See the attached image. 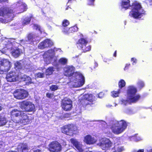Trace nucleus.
Returning a JSON list of instances; mask_svg holds the SVG:
<instances>
[{
  "mask_svg": "<svg viewBox=\"0 0 152 152\" xmlns=\"http://www.w3.org/2000/svg\"><path fill=\"white\" fill-rule=\"evenodd\" d=\"M10 115L12 120L16 123L20 122L22 125H26L30 122L29 116L22 110L13 109L10 112Z\"/></svg>",
  "mask_w": 152,
  "mask_h": 152,
  "instance_id": "obj_1",
  "label": "nucleus"
},
{
  "mask_svg": "<svg viewBox=\"0 0 152 152\" xmlns=\"http://www.w3.org/2000/svg\"><path fill=\"white\" fill-rule=\"evenodd\" d=\"M131 6V10L129 12V16L130 17L136 19H140L145 14V12L144 10L141 12L139 11L142 7L140 4L137 1H134Z\"/></svg>",
  "mask_w": 152,
  "mask_h": 152,
  "instance_id": "obj_2",
  "label": "nucleus"
},
{
  "mask_svg": "<svg viewBox=\"0 0 152 152\" xmlns=\"http://www.w3.org/2000/svg\"><path fill=\"white\" fill-rule=\"evenodd\" d=\"M127 126V123L126 121L121 120L113 124L111 128L113 133L118 134L123 132L126 128Z\"/></svg>",
  "mask_w": 152,
  "mask_h": 152,
  "instance_id": "obj_3",
  "label": "nucleus"
},
{
  "mask_svg": "<svg viewBox=\"0 0 152 152\" xmlns=\"http://www.w3.org/2000/svg\"><path fill=\"white\" fill-rule=\"evenodd\" d=\"M77 127L76 125L70 124L64 125L61 128L62 133L68 136H73L77 131Z\"/></svg>",
  "mask_w": 152,
  "mask_h": 152,
  "instance_id": "obj_4",
  "label": "nucleus"
},
{
  "mask_svg": "<svg viewBox=\"0 0 152 152\" xmlns=\"http://www.w3.org/2000/svg\"><path fill=\"white\" fill-rule=\"evenodd\" d=\"M14 17L13 10L7 7L3 6L0 8V21L3 23L5 20L1 17L5 18H12Z\"/></svg>",
  "mask_w": 152,
  "mask_h": 152,
  "instance_id": "obj_5",
  "label": "nucleus"
},
{
  "mask_svg": "<svg viewBox=\"0 0 152 152\" xmlns=\"http://www.w3.org/2000/svg\"><path fill=\"white\" fill-rule=\"evenodd\" d=\"M137 92V89L135 87L131 86L128 87L127 94L129 100L130 102L136 103L140 99V96L139 94H136Z\"/></svg>",
  "mask_w": 152,
  "mask_h": 152,
  "instance_id": "obj_6",
  "label": "nucleus"
},
{
  "mask_svg": "<svg viewBox=\"0 0 152 152\" xmlns=\"http://www.w3.org/2000/svg\"><path fill=\"white\" fill-rule=\"evenodd\" d=\"M71 79L76 87H81L85 83L84 77L80 73L75 72L72 76Z\"/></svg>",
  "mask_w": 152,
  "mask_h": 152,
  "instance_id": "obj_7",
  "label": "nucleus"
},
{
  "mask_svg": "<svg viewBox=\"0 0 152 152\" xmlns=\"http://www.w3.org/2000/svg\"><path fill=\"white\" fill-rule=\"evenodd\" d=\"M19 104L20 108L23 110L24 112H32L35 111V105L30 101L24 100L21 102Z\"/></svg>",
  "mask_w": 152,
  "mask_h": 152,
  "instance_id": "obj_8",
  "label": "nucleus"
},
{
  "mask_svg": "<svg viewBox=\"0 0 152 152\" xmlns=\"http://www.w3.org/2000/svg\"><path fill=\"white\" fill-rule=\"evenodd\" d=\"M94 97L92 94H85L82 99L80 100V104L83 107H86L88 105H91L93 104Z\"/></svg>",
  "mask_w": 152,
  "mask_h": 152,
  "instance_id": "obj_9",
  "label": "nucleus"
},
{
  "mask_svg": "<svg viewBox=\"0 0 152 152\" xmlns=\"http://www.w3.org/2000/svg\"><path fill=\"white\" fill-rule=\"evenodd\" d=\"M48 150L50 152H60L62 149L61 144L57 141H53L49 144Z\"/></svg>",
  "mask_w": 152,
  "mask_h": 152,
  "instance_id": "obj_10",
  "label": "nucleus"
},
{
  "mask_svg": "<svg viewBox=\"0 0 152 152\" xmlns=\"http://www.w3.org/2000/svg\"><path fill=\"white\" fill-rule=\"evenodd\" d=\"M11 66V63L8 60L4 59L0 61V73L8 72Z\"/></svg>",
  "mask_w": 152,
  "mask_h": 152,
  "instance_id": "obj_11",
  "label": "nucleus"
},
{
  "mask_svg": "<svg viewBox=\"0 0 152 152\" xmlns=\"http://www.w3.org/2000/svg\"><path fill=\"white\" fill-rule=\"evenodd\" d=\"M15 98L18 99H23L27 97L28 92L24 89L20 88L16 89L13 92Z\"/></svg>",
  "mask_w": 152,
  "mask_h": 152,
  "instance_id": "obj_12",
  "label": "nucleus"
},
{
  "mask_svg": "<svg viewBox=\"0 0 152 152\" xmlns=\"http://www.w3.org/2000/svg\"><path fill=\"white\" fill-rule=\"evenodd\" d=\"M61 106L64 110L70 111L72 108V102L69 99H64L61 103Z\"/></svg>",
  "mask_w": 152,
  "mask_h": 152,
  "instance_id": "obj_13",
  "label": "nucleus"
},
{
  "mask_svg": "<svg viewBox=\"0 0 152 152\" xmlns=\"http://www.w3.org/2000/svg\"><path fill=\"white\" fill-rule=\"evenodd\" d=\"M15 5L17 10L19 13H22L26 11L28 8L26 4L20 0L16 3Z\"/></svg>",
  "mask_w": 152,
  "mask_h": 152,
  "instance_id": "obj_14",
  "label": "nucleus"
},
{
  "mask_svg": "<svg viewBox=\"0 0 152 152\" xmlns=\"http://www.w3.org/2000/svg\"><path fill=\"white\" fill-rule=\"evenodd\" d=\"M53 45L52 41L48 39H46L40 43L38 47L40 49H43L45 48L50 47Z\"/></svg>",
  "mask_w": 152,
  "mask_h": 152,
  "instance_id": "obj_15",
  "label": "nucleus"
},
{
  "mask_svg": "<svg viewBox=\"0 0 152 152\" xmlns=\"http://www.w3.org/2000/svg\"><path fill=\"white\" fill-rule=\"evenodd\" d=\"M18 76L14 72H10L6 76L7 81L10 82L15 81L18 79Z\"/></svg>",
  "mask_w": 152,
  "mask_h": 152,
  "instance_id": "obj_16",
  "label": "nucleus"
},
{
  "mask_svg": "<svg viewBox=\"0 0 152 152\" xmlns=\"http://www.w3.org/2000/svg\"><path fill=\"white\" fill-rule=\"evenodd\" d=\"M64 75L67 77L72 76L75 72V68L72 66H68L65 68Z\"/></svg>",
  "mask_w": 152,
  "mask_h": 152,
  "instance_id": "obj_17",
  "label": "nucleus"
},
{
  "mask_svg": "<svg viewBox=\"0 0 152 152\" xmlns=\"http://www.w3.org/2000/svg\"><path fill=\"white\" fill-rule=\"evenodd\" d=\"M88 42V40L86 38H82L78 40L76 45L77 48L81 50L86 45H87Z\"/></svg>",
  "mask_w": 152,
  "mask_h": 152,
  "instance_id": "obj_18",
  "label": "nucleus"
},
{
  "mask_svg": "<svg viewBox=\"0 0 152 152\" xmlns=\"http://www.w3.org/2000/svg\"><path fill=\"white\" fill-rule=\"evenodd\" d=\"M84 141L87 144H92L96 142V140L94 137L90 135L86 136L84 137Z\"/></svg>",
  "mask_w": 152,
  "mask_h": 152,
  "instance_id": "obj_19",
  "label": "nucleus"
},
{
  "mask_svg": "<svg viewBox=\"0 0 152 152\" xmlns=\"http://www.w3.org/2000/svg\"><path fill=\"white\" fill-rule=\"evenodd\" d=\"M18 150L19 152H28L29 148L27 144L20 143L18 146Z\"/></svg>",
  "mask_w": 152,
  "mask_h": 152,
  "instance_id": "obj_20",
  "label": "nucleus"
},
{
  "mask_svg": "<svg viewBox=\"0 0 152 152\" xmlns=\"http://www.w3.org/2000/svg\"><path fill=\"white\" fill-rule=\"evenodd\" d=\"M27 39L26 42H28L29 44H32L34 43L35 40V35L32 33H29L27 34L26 36Z\"/></svg>",
  "mask_w": 152,
  "mask_h": 152,
  "instance_id": "obj_21",
  "label": "nucleus"
},
{
  "mask_svg": "<svg viewBox=\"0 0 152 152\" xmlns=\"http://www.w3.org/2000/svg\"><path fill=\"white\" fill-rule=\"evenodd\" d=\"M71 141L73 145L75 146L79 152H83V150L82 149L81 146L77 141L74 139H71Z\"/></svg>",
  "mask_w": 152,
  "mask_h": 152,
  "instance_id": "obj_22",
  "label": "nucleus"
},
{
  "mask_svg": "<svg viewBox=\"0 0 152 152\" xmlns=\"http://www.w3.org/2000/svg\"><path fill=\"white\" fill-rule=\"evenodd\" d=\"M121 5L122 8L127 10L131 7L129 0H122L121 3Z\"/></svg>",
  "mask_w": 152,
  "mask_h": 152,
  "instance_id": "obj_23",
  "label": "nucleus"
},
{
  "mask_svg": "<svg viewBox=\"0 0 152 152\" xmlns=\"http://www.w3.org/2000/svg\"><path fill=\"white\" fill-rule=\"evenodd\" d=\"M103 146H104L106 148L108 149L111 146L112 143L109 139L105 138L103 139L102 142Z\"/></svg>",
  "mask_w": 152,
  "mask_h": 152,
  "instance_id": "obj_24",
  "label": "nucleus"
},
{
  "mask_svg": "<svg viewBox=\"0 0 152 152\" xmlns=\"http://www.w3.org/2000/svg\"><path fill=\"white\" fill-rule=\"evenodd\" d=\"M54 71L53 66H49L48 67L45 71V74L46 76H49L52 75Z\"/></svg>",
  "mask_w": 152,
  "mask_h": 152,
  "instance_id": "obj_25",
  "label": "nucleus"
},
{
  "mask_svg": "<svg viewBox=\"0 0 152 152\" xmlns=\"http://www.w3.org/2000/svg\"><path fill=\"white\" fill-rule=\"evenodd\" d=\"M31 17L27 16L22 19V24L23 26H25L29 24L31 21Z\"/></svg>",
  "mask_w": 152,
  "mask_h": 152,
  "instance_id": "obj_26",
  "label": "nucleus"
},
{
  "mask_svg": "<svg viewBox=\"0 0 152 152\" xmlns=\"http://www.w3.org/2000/svg\"><path fill=\"white\" fill-rule=\"evenodd\" d=\"M21 53L20 51L19 48L13 50L12 52V55L15 58L19 57Z\"/></svg>",
  "mask_w": 152,
  "mask_h": 152,
  "instance_id": "obj_27",
  "label": "nucleus"
},
{
  "mask_svg": "<svg viewBox=\"0 0 152 152\" xmlns=\"http://www.w3.org/2000/svg\"><path fill=\"white\" fill-rule=\"evenodd\" d=\"M14 68L15 69L20 72L23 69V66L21 63L19 61H16L14 64Z\"/></svg>",
  "mask_w": 152,
  "mask_h": 152,
  "instance_id": "obj_28",
  "label": "nucleus"
},
{
  "mask_svg": "<svg viewBox=\"0 0 152 152\" xmlns=\"http://www.w3.org/2000/svg\"><path fill=\"white\" fill-rule=\"evenodd\" d=\"M7 122L6 118L0 114V126L5 125Z\"/></svg>",
  "mask_w": 152,
  "mask_h": 152,
  "instance_id": "obj_29",
  "label": "nucleus"
},
{
  "mask_svg": "<svg viewBox=\"0 0 152 152\" xmlns=\"http://www.w3.org/2000/svg\"><path fill=\"white\" fill-rule=\"evenodd\" d=\"M87 45H86L81 49L83 52H86L89 51L91 50V46L90 45L86 46Z\"/></svg>",
  "mask_w": 152,
  "mask_h": 152,
  "instance_id": "obj_30",
  "label": "nucleus"
},
{
  "mask_svg": "<svg viewBox=\"0 0 152 152\" xmlns=\"http://www.w3.org/2000/svg\"><path fill=\"white\" fill-rule=\"evenodd\" d=\"M67 59L64 58H61L58 60L59 63L62 65H65L67 63Z\"/></svg>",
  "mask_w": 152,
  "mask_h": 152,
  "instance_id": "obj_31",
  "label": "nucleus"
},
{
  "mask_svg": "<svg viewBox=\"0 0 152 152\" xmlns=\"http://www.w3.org/2000/svg\"><path fill=\"white\" fill-rule=\"evenodd\" d=\"M78 30V28L76 26H74L69 28V34L77 31Z\"/></svg>",
  "mask_w": 152,
  "mask_h": 152,
  "instance_id": "obj_32",
  "label": "nucleus"
},
{
  "mask_svg": "<svg viewBox=\"0 0 152 152\" xmlns=\"http://www.w3.org/2000/svg\"><path fill=\"white\" fill-rule=\"evenodd\" d=\"M120 90L119 89L118 91H113L111 92V96L113 97H116L119 96Z\"/></svg>",
  "mask_w": 152,
  "mask_h": 152,
  "instance_id": "obj_33",
  "label": "nucleus"
},
{
  "mask_svg": "<svg viewBox=\"0 0 152 152\" xmlns=\"http://www.w3.org/2000/svg\"><path fill=\"white\" fill-rule=\"evenodd\" d=\"M126 83L123 79H121L118 82V86L121 89L124 87Z\"/></svg>",
  "mask_w": 152,
  "mask_h": 152,
  "instance_id": "obj_34",
  "label": "nucleus"
},
{
  "mask_svg": "<svg viewBox=\"0 0 152 152\" xmlns=\"http://www.w3.org/2000/svg\"><path fill=\"white\" fill-rule=\"evenodd\" d=\"M23 80L25 82L26 84H28L31 83V78L28 76H25Z\"/></svg>",
  "mask_w": 152,
  "mask_h": 152,
  "instance_id": "obj_35",
  "label": "nucleus"
},
{
  "mask_svg": "<svg viewBox=\"0 0 152 152\" xmlns=\"http://www.w3.org/2000/svg\"><path fill=\"white\" fill-rule=\"evenodd\" d=\"M137 87L140 89H141L145 86L144 82L142 80H139L137 83Z\"/></svg>",
  "mask_w": 152,
  "mask_h": 152,
  "instance_id": "obj_36",
  "label": "nucleus"
},
{
  "mask_svg": "<svg viewBox=\"0 0 152 152\" xmlns=\"http://www.w3.org/2000/svg\"><path fill=\"white\" fill-rule=\"evenodd\" d=\"M58 88V86L56 85H52L50 87V89L51 91H55Z\"/></svg>",
  "mask_w": 152,
  "mask_h": 152,
  "instance_id": "obj_37",
  "label": "nucleus"
},
{
  "mask_svg": "<svg viewBox=\"0 0 152 152\" xmlns=\"http://www.w3.org/2000/svg\"><path fill=\"white\" fill-rule=\"evenodd\" d=\"M69 24V21L66 19L64 20L62 22V25L64 27H66Z\"/></svg>",
  "mask_w": 152,
  "mask_h": 152,
  "instance_id": "obj_38",
  "label": "nucleus"
},
{
  "mask_svg": "<svg viewBox=\"0 0 152 152\" xmlns=\"http://www.w3.org/2000/svg\"><path fill=\"white\" fill-rule=\"evenodd\" d=\"M35 76L37 78H42L44 77V74L43 73L38 72L36 74Z\"/></svg>",
  "mask_w": 152,
  "mask_h": 152,
  "instance_id": "obj_39",
  "label": "nucleus"
},
{
  "mask_svg": "<svg viewBox=\"0 0 152 152\" xmlns=\"http://www.w3.org/2000/svg\"><path fill=\"white\" fill-rule=\"evenodd\" d=\"M64 27L62 29V32L65 34H69V28H65Z\"/></svg>",
  "mask_w": 152,
  "mask_h": 152,
  "instance_id": "obj_40",
  "label": "nucleus"
},
{
  "mask_svg": "<svg viewBox=\"0 0 152 152\" xmlns=\"http://www.w3.org/2000/svg\"><path fill=\"white\" fill-rule=\"evenodd\" d=\"M34 28L36 30H38L40 32H42V31L41 30V28L40 26L37 24H34L33 25Z\"/></svg>",
  "mask_w": 152,
  "mask_h": 152,
  "instance_id": "obj_41",
  "label": "nucleus"
},
{
  "mask_svg": "<svg viewBox=\"0 0 152 152\" xmlns=\"http://www.w3.org/2000/svg\"><path fill=\"white\" fill-rule=\"evenodd\" d=\"M46 96L48 98L52 99L54 97V95L53 93H47L46 94Z\"/></svg>",
  "mask_w": 152,
  "mask_h": 152,
  "instance_id": "obj_42",
  "label": "nucleus"
},
{
  "mask_svg": "<svg viewBox=\"0 0 152 152\" xmlns=\"http://www.w3.org/2000/svg\"><path fill=\"white\" fill-rule=\"evenodd\" d=\"M88 4L89 6H93L94 5V2L95 0H87Z\"/></svg>",
  "mask_w": 152,
  "mask_h": 152,
  "instance_id": "obj_43",
  "label": "nucleus"
},
{
  "mask_svg": "<svg viewBox=\"0 0 152 152\" xmlns=\"http://www.w3.org/2000/svg\"><path fill=\"white\" fill-rule=\"evenodd\" d=\"M104 93L102 92H100L98 94V97L100 98H102L104 96Z\"/></svg>",
  "mask_w": 152,
  "mask_h": 152,
  "instance_id": "obj_44",
  "label": "nucleus"
},
{
  "mask_svg": "<svg viewBox=\"0 0 152 152\" xmlns=\"http://www.w3.org/2000/svg\"><path fill=\"white\" fill-rule=\"evenodd\" d=\"M123 150V148L122 147L118 148L115 151V152H121Z\"/></svg>",
  "mask_w": 152,
  "mask_h": 152,
  "instance_id": "obj_45",
  "label": "nucleus"
},
{
  "mask_svg": "<svg viewBox=\"0 0 152 152\" xmlns=\"http://www.w3.org/2000/svg\"><path fill=\"white\" fill-rule=\"evenodd\" d=\"M131 60L132 61H133L134 63H136L137 60L136 58H131Z\"/></svg>",
  "mask_w": 152,
  "mask_h": 152,
  "instance_id": "obj_46",
  "label": "nucleus"
},
{
  "mask_svg": "<svg viewBox=\"0 0 152 152\" xmlns=\"http://www.w3.org/2000/svg\"><path fill=\"white\" fill-rule=\"evenodd\" d=\"M76 1V0H68V2H67V4L69 3H72L73 2V1Z\"/></svg>",
  "mask_w": 152,
  "mask_h": 152,
  "instance_id": "obj_47",
  "label": "nucleus"
},
{
  "mask_svg": "<svg viewBox=\"0 0 152 152\" xmlns=\"http://www.w3.org/2000/svg\"><path fill=\"white\" fill-rule=\"evenodd\" d=\"M34 152H42L41 150L39 149H37L36 150H35Z\"/></svg>",
  "mask_w": 152,
  "mask_h": 152,
  "instance_id": "obj_48",
  "label": "nucleus"
},
{
  "mask_svg": "<svg viewBox=\"0 0 152 152\" xmlns=\"http://www.w3.org/2000/svg\"><path fill=\"white\" fill-rule=\"evenodd\" d=\"M94 68L97 67V66H98V64H97V63L96 62H95L94 63Z\"/></svg>",
  "mask_w": 152,
  "mask_h": 152,
  "instance_id": "obj_49",
  "label": "nucleus"
},
{
  "mask_svg": "<svg viewBox=\"0 0 152 152\" xmlns=\"http://www.w3.org/2000/svg\"><path fill=\"white\" fill-rule=\"evenodd\" d=\"M137 152H144V150L142 149L139 150Z\"/></svg>",
  "mask_w": 152,
  "mask_h": 152,
  "instance_id": "obj_50",
  "label": "nucleus"
},
{
  "mask_svg": "<svg viewBox=\"0 0 152 152\" xmlns=\"http://www.w3.org/2000/svg\"><path fill=\"white\" fill-rule=\"evenodd\" d=\"M130 66V64L126 65V66H125L124 69H128V68L129 67V66Z\"/></svg>",
  "mask_w": 152,
  "mask_h": 152,
  "instance_id": "obj_51",
  "label": "nucleus"
},
{
  "mask_svg": "<svg viewBox=\"0 0 152 152\" xmlns=\"http://www.w3.org/2000/svg\"><path fill=\"white\" fill-rule=\"evenodd\" d=\"M7 0H0V2H5L7 1Z\"/></svg>",
  "mask_w": 152,
  "mask_h": 152,
  "instance_id": "obj_52",
  "label": "nucleus"
},
{
  "mask_svg": "<svg viewBox=\"0 0 152 152\" xmlns=\"http://www.w3.org/2000/svg\"><path fill=\"white\" fill-rule=\"evenodd\" d=\"M113 56L115 57L116 56V50H115V52L113 54Z\"/></svg>",
  "mask_w": 152,
  "mask_h": 152,
  "instance_id": "obj_53",
  "label": "nucleus"
},
{
  "mask_svg": "<svg viewBox=\"0 0 152 152\" xmlns=\"http://www.w3.org/2000/svg\"><path fill=\"white\" fill-rule=\"evenodd\" d=\"M69 8H70V9H71V8H70V7H69V5L68 6H67V7L65 9V10H68V9Z\"/></svg>",
  "mask_w": 152,
  "mask_h": 152,
  "instance_id": "obj_54",
  "label": "nucleus"
},
{
  "mask_svg": "<svg viewBox=\"0 0 152 152\" xmlns=\"http://www.w3.org/2000/svg\"><path fill=\"white\" fill-rule=\"evenodd\" d=\"M2 109V107L0 105V111H1V110Z\"/></svg>",
  "mask_w": 152,
  "mask_h": 152,
  "instance_id": "obj_55",
  "label": "nucleus"
},
{
  "mask_svg": "<svg viewBox=\"0 0 152 152\" xmlns=\"http://www.w3.org/2000/svg\"><path fill=\"white\" fill-rule=\"evenodd\" d=\"M148 152H152V148L151 149H150L149 151Z\"/></svg>",
  "mask_w": 152,
  "mask_h": 152,
  "instance_id": "obj_56",
  "label": "nucleus"
},
{
  "mask_svg": "<svg viewBox=\"0 0 152 152\" xmlns=\"http://www.w3.org/2000/svg\"><path fill=\"white\" fill-rule=\"evenodd\" d=\"M78 57V56H75V57H73V58H75L76 57Z\"/></svg>",
  "mask_w": 152,
  "mask_h": 152,
  "instance_id": "obj_57",
  "label": "nucleus"
},
{
  "mask_svg": "<svg viewBox=\"0 0 152 152\" xmlns=\"http://www.w3.org/2000/svg\"><path fill=\"white\" fill-rule=\"evenodd\" d=\"M150 50L151 51H152V48L150 49Z\"/></svg>",
  "mask_w": 152,
  "mask_h": 152,
  "instance_id": "obj_58",
  "label": "nucleus"
}]
</instances>
